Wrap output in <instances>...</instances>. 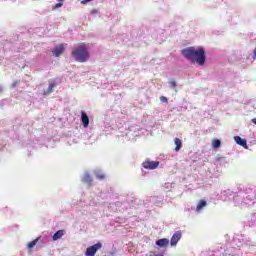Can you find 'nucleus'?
Instances as JSON below:
<instances>
[{"mask_svg": "<svg viewBox=\"0 0 256 256\" xmlns=\"http://www.w3.org/2000/svg\"><path fill=\"white\" fill-rule=\"evenodd\" d=\"M65 235V230H58L53 236V241H58V239H61Z\"/></svg>", "mask_w": 256, "mask_h": 256, "instance_id": "nucleus-10", "label": "nucleus"}, {"mask_svg": "<svg viewBox=\"0 0 256 256\" xmlns=\"http://www.w3.org/2000/svg\"><path fill=\"white\" fill-rule=\"evenodd\" d=\"M203 207H207V201L200 200V202L198 203V205L196 207V211H201V209H203Z\"/></svg>", "mask_w": 256, "mask_h": 256, "instance_id": "nucleus-14", "label": "nucleus"}, {"mask_svg": "<svg viewBox=\"0 0 256 256\" xmlns=\"http://www.w3.org/2000/svg\"><path fill=\"white\" fill-rule=\"evenodd\" d=\"M81 121L83 127H89V116H87V113H85L84 111L81 112Z\"/></svg>", "mask_w": 256, "mask_h": 256, "instance_id": "nucleus-8", "label": "nucleus"}, {"mask_svg": "<svg viewBox=\"0 0 256 256\" xmlns=\"http://www.w3.org/2000/svg\"><path fill=\"white\" fill-rule=\"evenodd\" d=\"M180 240H181V231H177L171 237L170 245H172V247H175V245H177V243H179Z\"/></svg>", "mask_w": 256, "mask_h": 256, "instance_id": "nucleus-6", "label": "nucleus"}, {"mask_svg": "<svg viewBox=\"0 0 256 256\" xmlns=\"http://www.w3.org/2000/svg\"><path fill=\"white\" fill-rule=\"evenodd\" d=\"M252 123H254V125H256V118L252 119Z\"/></svg>", "mask_w": 256, "mask_h": 256, "instance_id": "nucleus-22", "label": "nucleus"}, {"mask_svg": "<svg viewBox=\"0 0 256 256\" xmlns=\"http://www.w3.org/2000/svg\"><path fill=\"white\" fill-rule=\"evenodd\" d=\"M39 239H41V237H38V238H36L35 240L29 242L28 245H27V248H28V249H33V247H34L35 245H37V243H39Z\"/></svg>", "mask_w": 256, "mask_h": 256, "instance_id": "nucleus-15", "label": "nucleus"}, {"mask_svg": "<svg viewBox=\"0 0 256 256\" xmlns=\"http://www.w3.org/2000/svg\"><path fill=\"white\" fill-rule=\"evenodd\" d=\"M55 7H56V8L63 7V3H57V4L55 5Z\"/></svg>", "mask_w": 256, "mask_h": 256, "instance_id": "nucleus-20", "label": "nucleus"}, {"mask_svg": "<svg viewBox=\"0 0 256 256\" xmlns=\"http://www.w3.org/2000/svg\"><path fill=\"white\" fill-rule=\"evenodd\" d=\"M170 85L171 87H173V89H175V87H177V82H175V80H170Z\"/></svg>", "mask_w": 256, "mask_h": 256, "instance_id": "nucleus-18", "label": "nucleus"}, {"mask_svg": "<svg viewBox=\"0 0 256 256\" xmlns=\"http://www.w3.org/2000/svg\"><path fill=\"white\" fill-rule=\"evenodd\" d=\"M156 245L158 247H167L169 245V239L167 238H162L156 241Z\"/></svg>", "mask_w": 256, "mask_h": 256, "instance_id": "nucleus-9", "label": "nucleus"}, {"mask_svg": "<svg viewBox=\"0 0 256 256\" xmlns=\"http://www.w3.org/2000/svg\"><path fill=\"white\" fill-rule=\"evenodd\" d=\"M71 55L78 63H87L91 57L87 50V46L84 44L72 49Z\"/></svg>", "mask_w": 256, "mask_h": 256, "instance_id": "nucleus-2", "label": "nucleus"}, {"mask_svg": "<svg viewBox=\"0 0 256 256\" xmlns=\"http://www.w3.org/2000/svg\"><path fill=\"white\" fill-rule=\"evenodd\" d=\"M82 181L84 183H93V178H91V175H89V173H86L83 178H82Z\"/></svg>", "mask_w": 256, "mask_h": 256, "instance_id": "nucleus-13", "label": "nucleus"}, {"mask_svg": "<svg viewBox=\"0 0 256 256\" xmlns=\"http://www.w3.org/2000/svg\"><path fill=\"white\" fill-rule=\"evenodd\" d=\"M160 101H161L162 103H167V102H168V99H167V97H165V96H161V97H160Z\"/></svg>", "mask_w": 256, "mask_h": 256, "instance_id": "nucleus-19", "label": "nucleus"}, {"mask_svg": "<svg viewBox=\"0 0 256 256\" xmlns=\"http://www.w3.org/2000/svg\"><path fill=\"white\" fill-rule=\"evenodd\" d=\"M53 89H55V83H50L48 89L44 91V95H51V93H53Z\"/></svg>", "mask_w": 256, "mask_h": 256, "instance_id": "nucleus-12", "label": "nucleus"}, {"mask_svg": "<svg viewBox=\"0 0 256 256\" xmlns=\"http://www.w3.org/2000/svg\"><path fill=\"white\" fill-rule=\"evenodd\" d=\"M142 167H144V169H157L159 167V161H151V160H145L142 163Z\"/></svg>", "mask_w": 256, "mask_h": 256, "instance_id": "nucleus-4", "label": "nucleus"}, {"mask_svg": "<svg viewBox=\"0 0 256 256\" xmlns=\"http://www.w3.org/2000/svg\"><path fill=\"white\" fill-rule=\"evenodd\" d=\"M174 143H175V145H176L175 151H176V152L181 151V147H183V142H181V139L175 138V139H174Z\"/></svg>", "mask_w": 256, "mask_h": 256, "instance_id": "nucleus-11", "label": "nucleus"}, {"mask_svg": "<svg viewBox=\"0 0 256 256\" xmlns=\"http://www.w3.org/2000/svg\"><path fill=\"white\" fill-rule=\"evenodd\" d=\"M181 54L185 59L190 61L191 63H197L200 66L205 65V48L199 47L195 49V47H188L181 50Z\"/></svg>", "mask_w": 256, "mask_h": 256, "instance_id": "nucleus-1", "label": "nucleus"}, {"mask_svg": "<svg viewBox=\"0 0 256 256\" xmlns=\"http://www.w3.org/2000/svg\"><path fill=\"white\" fill-rule=\"evenodd\" d=\"M1 91H2V90H1V88H0V93H1Z\"/></svg>", "mask_w": 256, "mask_h": 256, "instance_id": "nucleus-23", "label": "nucleus"}, {"mask_svg": "<svg viewBox=\"0 0 256 256\" xmlns=\"http://www.w3.org/2000/svg\"><path fill=\"white\" fill-rule=\"evenodd\" d=\"M101 247H103V244H101V243L98 242V243H96V244H94V245L88 247V248L86 249L85 255H86V256H95V254L97 253V251H98L99 249H101Z\"/></svg>", "mask_w": 256, "mask_h": 256, "instance_id": "nucleus-3", "label": "nucleus"}, {"mask_svg": "<svg viewBox=\"0 0 256 256\" xmlns=\"http://www.w3.org/2000/svg\"><path fill=\"white\" fill-rule=\"evenodd\" d=\"M234 141H236L237 145H240L244 149H249V146H247V140L242 139L240 136H235Z\"/></svg>", "mask_w": 256, "mask_h": 256, "instance_id": "nucleus-7", "label": "nucleus"}, {"mask_svg": "<svg viewBox=\"0 0 256 256\" xmlns=\"http://www.w3.org/2000/svg\"><path fill=\"white\" fill-rule=\"evenodd\" d=\"M212 147H213L214 149H219V147H221V140H219V139H214V140L212 141Z\"/></svg>", "mask_w": 256, "mask_h": 256, "instance_id": "nucleus-16", "label": "nucleus"}, {"mask_svg": "<svg viewBox=\"0 0 256 256\" xmlns=\"http://www.w3.org/2000/svg\"><path fill=\"white\" fill-rule=\"evenodd\" d=\"M96 179H99L100 181H102L103 179H105V174H103V173H97V174H96Z\"/></svg>", "mask_w": 256, "mask_h": 256, "instance_id": "nucleus-17", "label": "nucleus"}, {"mask_svg": "<svg viewBox=\"0 0 256 256\" xmlns=\"http://www.w3.org/2000/svg\"><path fill=\"white\" fill-rule=\"evenodd\" d=\"M64 52L65 46L63 44H60L52 50L54 57H61V55H63Z\"/></svg>", "mask_w": 256, "mask_h": 256, "instance_id": "nucleus-5", "label": "nucleus"}, {"mask_svg": "<svg viewBox=\"0 0 256 256\" xmlns=\"http://www.w3.org/2000/svg\"><path fill=\"white\" fill-rule=\"evenodd\" d=\"M253 59H256V48L254 49V56Z\"/></svg>", "mask_w": 256, "mask_h": 256, "instance_id": "nucleus-21", "label": "nucleus"}]
</instances>
